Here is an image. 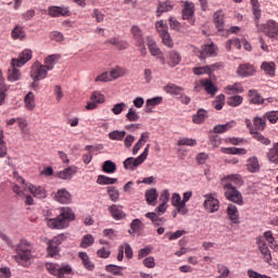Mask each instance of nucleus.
Returning <instances> with one entry per match:
<instances>
[{
  "instance_id": "obj_1",
  "label": "nucleus",
  "mask_w": 278,
  "mask_h": 278,
  "mask_svg": "<svg viewBox=\"0 0 278 278\" xmlns=\"http://www.w3.org/2000/svg\"><path fill=\"white\" fill-rule=\"evenodd\" d=\"M14 260L18 266H24V268H29L31 266V260H34V244L31 242L22 239L15 248Z\"/></svg>"
},
{
  "instance_id": "obj_2",
  "label": "nucleus",
  "mask_w": 278,
  "mask_h": 278,
  "mask_svg": "<svg viewBox=\"0 0 278 278\" xmlns=\"http://www.w3.org/2000/svg\"><path fill=\"white\" fill-rule=\"evenodd\" d=\"M71 220H75V213L68 207H62L59 216L46 219L50 229H66Z\"/></svg>"
},
{
  "instance_id": "obj_3",
  "label": "nucleus",
  "mask_w": 278,
  "mask_h": 278,
  "mask_svg": "<svg viewBox=\"0 0 278 278\" xmlns=\"http://www.w3.org/2000/svg\"><path fill=\"white\" fill-rule=\"evenodd\" d=\"M46 270L56 278H66V275H73V267L64 263H46Z\"/></svg>"
},
{
  "instance_id": "obj_4",
  "label": "nucleus",
  "mask_w": 278,
  "mask_h": 278,
  "mask_svg": "<svg viewBox=\"0 0 278 278\" xmlns=\"http://www.w3.org/2000/svg\"><path fill=\"white\" fill-rule=\"evenodd\" d=\"M147 157H149V144L144 148L143 152L138 157H127L124 161V168L126 170H136L140 164H144Z\"/></svg>"
},
{
  "instance_id": "obj_5",
  "label": "nucleus",
  "mask_w": 278,
  "mask_h": 278,
  "mask_svg": "<svg viewBox=\"0 0 278 278\" xmlns=\"http://www.w3.org/2000/svg\"><path fill=\"white\" fill-rule=\"evenodd\" d=\"M225 198L227 201H231V203H236L237 205H243L244 200L242 198V193L238 191L231 182H227L224 185Z\"/></svg>"
},
{
  "instance_id": "obj_6",
  "label": "nucleus",
  "mask_w": 278,
  "mask_h": 278,
  "mask_svg": "<svg viewBox=\"0 0 278 278\" xmlns=\"http://www.w3.org/2000/svg\"><path fill=\"white\" fill-rule=\"evenodd\" d=\"M155 29L160 34L163 45H165V47H168L169 49H173L175 43L173 42L170 34L168 33V25L161 20L155 23Z\"/></svg>"
},
{
  "instance_id": "obj_7",
  "label": "nucleus",
  "mask_w": 278,
  "mask_h": 278,
  "mask_svg": "<svg viewBox=\"0 0 278 278\" xmlns=\"http://www.w3.org/2000/svg\"><path fill=\"white\" fill-rule=\"evenodd\" d=\"M49 71L47 66L42 65L40 62H35L30 70V77L34 81H40L42 79H47Z\"/></svg>"
},
{
  "instance_id": "obj_8",
  "label": "nucleus",
  "mask_w": 278,
  "mask_h": 278,
  "mask_svg": "<svg viewBox=\"0 0 278 278\" xmlns=\"http://www.w3.org/2000/svg\"><path fill=\"white\" fill-rule=\"evenodd\" d=\"M182 18L188 21L189 25L193 26L195 23L194 18V3L190 1H185L182 5Z\"/></svg>"
},
{
  "instance_id": "obj_9",
  "label": "nucleus",
  "mask_w": 278,
  "mask_h": 278,
  "mask_svg": "<svg viewBox=\"0 0 278 278\" xmlns=\"http://www.w3.org/2000/svg\"><path fill=\"white\" fill-rule=\"evenodd\" d=\"M203 207L205 212H208V214H214L220 208V202L218 201V199L214 198V195L206 194Z\"/></svg>"
},
{
  "instance_id": "obj_10",
  "label": "nucleus",
  "mask_w": 278,
  "mask_h": 278,
  "mask_svg": "<svg viewBox=\"0 0 278 278\" xmlns=\"http://www.w3.org/2000/svg\"><path fill=\"white\" fill-rule=\"evenodd\" d=\"M213 23L217 29V36H225V13L222 10L214 13Z\"/></svg>"
},
{
  "instance_id": "obj_11",
  "label": "nucleus",
  "mask_w": 278,
  "mask_h": 278,
  "mask_svg": "<svg viewBox=\"0 0 278 278\" xmlns=\"http://www.w3.org/2000/svg\"><path fill=\"white\" fill-rule=\"evenodd\" d=\"M29 60H31V50L25 49L20 53L17 59L11 61V65L21 68V66H25Z\"/></svg>"
},
{
  "instance_id": "obj_12",
  "label": "nucleus",
  "mask_w": 278,
  "mask_h": 278,
  "mask_svg": "<svg viewBox=\"0 0 278 278\" xmlns=\"http://www.w3.org/2000/svg\"><path fill=\"white\" fill-rule=\"evenodd\" d=\"M263 33L267 38H274L275 40L278 39V24L277 22L269 20L264 26H263Z\"/></svg>"
},
{
  "instance_id": "obj_13",
  "label": "nucleus",
  "mask_w": 278,
  "mask_h": 278,
  "mask_svg": "<svg viewBox=\"0 0 278 278\" xmlns=\"http://www.w3.org/2000/svg\"><path fill=\"white\" fill-rule=\"evenodd\" d=\"M48 14L51 18H59V16H71V11L64 5H51L48 8Z\"/></svg>"
},
{
  "instance_id": "obj_14",
  "label": "nucleus",
  "mask_w": 278,
  "mask_h": 278,
  "mask_svg": "<svg viewBox=\"0 0 278 278\" xmlns=\"http://www.w3.org/2000/svg\"><path fill=\"white\" fill-rule=\"evenodd\" d=\"M195 54L200 60H205V58H212V55H216V47L214 43L205 45L201 50L195 51Z\"/></svg>"
},
{
  "instance_id": "obj_15",
  "label": "nucleus",
  "mask_w": 278,
  "mask_h": 278,
  "mask_svg": "<svg viewBox=\"0 0 278 278\" xmlns=\"http://www.w3.org/2000/svg\"><path fill=\"white\" fill-rule=\"evenodd\" d=\"M25 186V190H28L36 199H47V190L43 187H37L31 184H26Z\"/></svg>"
},
{
  "instance_id": "obj_16",
  "label": "nucleus",
  "mask_w": 278,
  "mask_h": 278,
  "mask_svg": "<svg viewBox=\"0 0 278 278\" xmlns=\"http://www.w3.org/2000/svg\"><path fill=\"white\" fill-rule=\"evenodd\" d=\"M12 190L15 194H17V197H20V199H25L24 200L25 205L34 204V198H31V195H29V194H25V191L27 189H24V188L20 187L18 185L14 184L12 187Z\"/></svg>"
},
{
  "instance_id": "obj_17",
  "label": "nucleus",
  "mask_w": 278,
  "mask_h": 278,
  "mask_svg": "<svg viewBox=\"0 0 278 278\" xmlns=\"http://www.w3.org/2000/svg\"><path fill=\"white\" fill-rule=\"evenodd\" d=\"M108 212L111 214L114 220H123V218L127 216V214L123 212V206L116 204L109 206Z\"/></svg>"
},
{
  "instance_id": "obj_18",
  "label": "nucleus",
  "mask_w": 278,
  "mask_h": 278,
  "mask_svg": "<svg viewBox=\"0 0 278 278\" xmlns=\"http://www.w3.org/2000/svg\"><path fill=\"white\" fill-rule=\"evenodd\" d=\"M257 245H258V249H260V251L263 255V260L265 262H270V260H273V256L270 255V250L268 249V245L266 244V241H264V238L258 237Z\"/></svg>"
},
{
  "instance_id": "obj_19",
  "label": "nucleus",
  "mask_w": 278,
  "mask_h": 278,
  "mask_svg": "<svg viewBox=\"0 0 278 278\" xmlns=\"http://www.w3.org/2000/svg\"><path fill=\"white\" fill-rule=\"evenodd\" d=\"M239 77H251L255 75V67L249 63L239 65L237 70Z\"/></svg>"
},
{
  "instance_id": "obj_20",
  "label": "nucleus",
  "mask_w": 278,
  "mask_h": 278,
  "mask_svg": "<svg viewBox=\"0 0 278 278\" xmlns=\"http://www.w3.org/2000/svg\"><path fill=\"white\" fill-rule=\"evenodd\" d=\"M226 212L229 220H231L233 225H238V223H240V214L238 213V207H236V205L229 204Z\"/></svg>"
},
{
  "instance_id": "obj_21",
  "label": "nucleus",
  "mask_w": 278,
  "mask_h": 278,
  "mask_svg": "<svg viewBox=\"0 0 278 278\" xmlns=\"http://www.w3.org/2000/svg\"><path fill=\"white\" fill-rule=\"evenodd\" d=\"M181 62V54L176 50H172L167 54V65L175 68Z\"/></svg>"
},
{
  "instance_id": "obj_22",
  "label": "nucleus",
  "mask_w": 278,
  "mask_h": 278,
  "mask_svg": "<svg viewBox=\"0 0 278 278\" xmlns=\"http://www.w3.org/2000/svg\"><path fill=\"white\" fill-rule=\"evenodd\" d=\"M174 4L170 1L159 2L155 14L157 17L162 16L165 12L173 11Z\"/></svg>"
},
{
  "instance_id": "obj_23",
  "label": "nucleus",
  "mask_w": 278,
  "mask_h": 278,
  "mask_svg": "<svg viewBox=\"0 0 278 278\" xmlns=\"http://www.w3.org/2000/svg\"><path fill=\"white\" fill-rule=\"evenodd\" d=\"M78 257H79V260H81L83 266H84V268H86V270H89L90 273H92V270H94V263H92V261H90V256H88V253L79 252Z\"/></svg>"
},
{
  "instance_id": "obj_24",
  "label": "nucleus",
  "mask_w": 278,
  "mask_h": 278,
  "mask_svg": "<svg viewBox=\"0 0 278 278\" xmlns=\"http://www.w3.org/2000/svg\"><path fill=\"white\" fill-rule=\"evenodd\" d=\"M245 168L249 173H260V161L257 160V156L248 159Z\"/></svg>"
},
{
  "instance_id": "obj_25",
  "label": "nucleus",
  "mask_w": 278,
  "mask_h": 278,
  "mask_svg": "<svg viewBox=\"0 0 278 278\" xmlns=\"http://www.w3.org/2000/svg\"><path fill=\"white\" fill-rule=\"evenodd\" d=\"M147 46L153 58H157V55H162V50L160 49V47H157V43L155 42V40H153V38L151 37L147 38Z\"/></svg>"
},
{
  "instance_id": "obj_26",
  "label": "nucleus",
  "mask_w": 278,
  "mask_h": 278,
  "mask_svg": "<svg viewBox=\"0 0 278 278\" xmlns=\"http://www.w3.org/2000/svg\"><path fill=\"white\" fill-rule=\"evenodd\" d=\"M24 105L28 112H33L36 109V94L34 92H28L24 98Z\"/></svg>"
},
{
  "instance_id": "obj_27",
  "label": "nucleus",
  "mask_w": 278,
  "mask_h": 278,
  "mask_svg": "<svg viewBox=\"0 0 278 278\" xmlns=\"http://www.w3.org/2000/svg\"><path fill=\"white\" fill-rule=\"evenodd\" d=\"M55 201L58 203H70L71 202V192L66 189H60L55 195H54Z\"/></svg>"
},
{
  "instance_id": "obj_28",
  "label": "nucleus",
  "mask_w": 278,
  "mask_h": 278,
  "mask_svg": "<svg viewBox=\"0 0 278 278\" xmlns=\"http://www.w3.org/2000/svg\"><path fill=\"white\" fill-rule=\"evenodd\" d=\"M149 141V132L141 134L138 142L132 148V155H138V151Z\"/></svg>"
},
{
  "instance_id": "obj_29",
  "label": "nucleus",
  "mask_w": 278,
  "mask_h": 278,
  "mask_svg": "<svg viewBox=\"0 0 278 278\" xmlns=\"http://www.w3.org/2000/svg\"><path fill=\"white\" fill-rule=\"evenodd\" d=\"M47 244H48L47 247L48 257H54V260H58V257H60V251H62V249H60V245H55L50 241H48Z\"/></svg>"
},
{
  "instance_id": "obj_30",
  "label": "nucleus",
  "mask_w": 278,
  "mask_h": 278,
  "mask_svg": "<svg viewBox=\"0 0 278 278\" xmlns=\"http://www.w3.org/2000/svg\"><path fill=\"white\" fill-rule=\"evenodd\" d=\"M261 238H263L264 242H268L270 249L278 251V244L275 242V236H273L271 230H266Z\"/></svg>"
},
{
  "instance_id": "obj_31",
  "label": "nucleus",
  "mask_w": 278,
  "mask_h": 278,
  "mask_svg": "<svg viewBox=\"0 0 278 278\" xmlns=\"http://www.w3.org/2000/svg\"><path fill=\"white\" fill-rule=\"evenodd\" d=\"M223 181H226V184H231V186H242V184H244V181H242V176L239 174L228 175L223 179Z\"/></svg>"
},
{
  "instance_id": "obj_32",
  "label": "nucleus",
  "mask_w": 278,
  "mask_h": 278,
  "mask_svg": "<svg viewBox=\"0 0 278 278\" xmlns=\"http://www.w3.org/2000/svg\"><path fill=\"white\" fill-rule=\"evenodd\" d=\"M21 79V71H18V66L12 65L8 71V80L9 81H18Z\"/></svg>"
},
{
  "instance_id": "obj_33",
  "label": "nucleus",
  "mask_w": 278,
  "mask_h": 278,
  "mask_svg": "<svg viewBox=\"0 0 278 278\" xmlns=\"http://www.w3.org/2000/svg\"><path fill=\"white\" fill-rule=\"evenodd\" d=\"M267 160L271 164H278V142L274 143L273 148L267 152Z\"/></svg>"
},
{
  "instance_id": "obj_34",
  "label": "nucleus",
  "mask_w": 278,
  "mask_h": 278,
  "mask_svg": "<svg viewBox=\"0 0 278 278\" xmlns=\"http://www.w3.org/2000/svg\"><path fill=\"white\" fill-rule=\"evenodd\" d=\"M157 197L159 194L156 189H149L146 191V201L148 205H156Z\"/></svg>"
},
{
  "instance_id": "obj_35",
  "label": "nucleus",
  "mask_w": 278,
  "mask_h": 278,
  "mask_svg": "<svg viewBox=\"0 0 278 278\" xmlns=\"http://www.w3.org/2000/svg\"><path fill=\"white\" fill-rule=\"evenodd\" d=\"M205 118H207V111L204 109H199L197 114L192 116V122L195 125H201L202 123H205Z\"/></svg>"
},
{
  "instance_id": "obj_36",
  "label": "nucleus",
  "mask_w": 278,
  "mask_h": 278,
  "mask_svg": "<svg viewBox=\"0 0 278 278\" xmlns=\"http://www.w3.org/2000/svg\"><path fill=\"white\" fill-rule=\"evenodd\" d=\"M77 173V167L71 166L58 173L59 179H71Z\"/></svg>"
},
{
  "instance_id": "obj_37",
  "label": "nucleus",
  "mask_w": 278,
  "mask_h": 278,
  "mask_svg": "<svg viewBox=\"0 0 278 278\" xmlns=\"http://www.w3.org/2000/svg\"><path fill=\"white\" fill-rule=\"evenodd\" d=\"M233 127H236V121H230L223 125H216L214 127V132L215 134H225V131H229V129H233Z\"/></svg>"
},
{
  "instance_id": "obj_38",
  "label": "nucleus",
  "mask_w": 278,
  "mask_h": 278,
  "mask_svg": "<svg viewBox=\"0 0 278 278\" xmlns=\"http://www.w3.org/2000/svg\"><path fill=\"white\" fill-rule=\"evenodd\" d=\"M203 88L205 89V91L207 92V94H211L212 97H214V94H216V92H218V88H216V86H214V83H212V80L210 79H204L201 81Z\"/></svg>"
},
{
  "instance_id": "obj_39",
  "label": "nucleus",
  "mask_w": 278,
  "mask_h": 278,
  "mask_svg": "<svg viewBox=\"0 0 278 278\" xmlns=\"http://www.w3.org/2000/svg\"><path fill=\"white\" fill-rule=\"evenodd\" d=\"M222 153L227 155H247V149L244 148H222Z\"/></svg>"
},
{
  "instance_id": "obj_40",
  "label": "nucleus",
  "mask_w": 278,
  "mask_h": 278,
  "mask_svg": "<svg viewBox=\"0 0 278 278\" xmlns=\"http://www.w3.org/2000/svg\"><path fill=\"white\" fill-rule=\"evenodd\" d=\"M130 31L134 36V39L136 40V45H142V41H144L142 29H140L138 26H132Z\"/></svg>"
},
{
  "instance_id": "obj_41",
  "label": "nucleus",
  "mask_w": 278,
  "mask_h": 278,
  "mask_svg": "<svg viewBox=\"0 0 278 278\" xmlns=\"http://www.w3.org/2000/svg\"><path fill=\"white\" fill-rule=\"evenodd\" d=\"M116 181H118V179L110 178L105 175H99L97 179V184H99V186H114Z\"/></svg>"
},
{
  "instance_id": "obj_42",
  "label": "nucleus",
  "mask_w": 278,
  "mask_h": 278,
  "mask_svg": "<svg viewBox=\"0 0 278 278\" xmlns=\"http://www.w3.org/2000/svg\"><path fill=\"white\" fill-rule=\"evenodd\" d=\"M105 270L115 277H123V270H125V267H121L118 265H106Z\"/></svg>"
},
{
  "instance_id": "obj_43",
  "label": "nucleus",
  "mask_w": 278,
  "mask_h": 278,
  "mask_svg": "<svg viewBox=\"0 0 278 278\" xmlns=\"http://www.w3.org/2000/svg\"><path fill=\"white\" fill-rule=\"evenodd\" d=\"M146 218H150V220H152L153 225L156 227H160V225L166 223V219H164V217H160V214L157 213H147Z\"/></svg>"
},
{
  "instance_id": "obj_44",
  "label": "nucleus",
  "mask_w": 278,
  "mask_h": 278,
  "mask_svg": "<svg viewBox=\"0 0 278 278\" xmlns=\"http://www.w3.org/2000/svg\"><path fill=\"white\" fill-rule=\"evenodd\" d=\"M277 65L275 62H263L261 65V70L264 71L267 75H275V71Z\"/></svg>"
},
{
  "instance_id": "obj_45",
  "label": "nucleus",
  "mask_w": 278,
  "mask_h": 278,
  "mask_svg": "<svg viewBox=\"0 0 278 278\" xmlns=\"http://www.w3.org/2000/svg\"><path fill=\"white\" fill-rule=\"evenodd\" d=\"M165 92H168L169 94L179 96L181 92H184V88L179 87L175 84H168L164 87Z\"/></svg>"
},
{
  "instance_id": "obj_46",
  "label": "nucleus",
  "mask_w": 278,
  "mask_h": 278,
  "mask_svg": "<svg viewBox=\"0 0 278 278\" xmlns=\"http://www.w3.org/2000/svg\"><path fill=\"white\" fill-rule=\"evenodd\" d=\"M60 60V56L58 54H51L48 58L45 59V65L46 70L53 71V66H55V61Z\"/></svg>"
},
{
  "instance_id": "obj_47",
  "label": "nucleus",
  "mask_w": 278,
  "mask_h": 278,
  "mask_svg": "<svg viewBox=\"0 0 278 278\" xmlns=\"http://www.w3.org/2000/svg\"><path fill=\"white\" fill-rule=\"evenodd\" d=\"M142 227H143L142 220H140L139 218L134 219L130 223V230H128V232L130 233V236L134 233H138V231H142Z\"/></svg>"
},
{
  "instance_id": "obj_48",
  "label": "nucleus",
  "mask_w": 278,
  "mask_h": 278,
  "mask_svg": "<svg viewBox=\"0 0 278 278\" xmlns=\"http://www.w3.org/2000/svg\"><path fill=\"white\" fill-rule=\"evenodd\" d=\"M249 97L251 98V102L255 105H261V103H264V98H262V96H260L255 89L249 91Z\"/></svg>"
},
{
  "instance_id": "obj_49",
  "label": "nucleus",
  "mask_w": 278,
  "mask_h": 278,
  "mask_svg": "<svg viewBox=\"0 0 278 278\" xmlns=\"http://www.w3.org/2000/svg\"><path fill=\"white\" fill-rule=\"evenodd\" d=\"M67 238H68V235L63 232V233L56 235L48 242H50L51 244H54L55 247H60V244H62L63 242H66Z\"/></svg>"
},
{
  "instance_id": "obj_50",
  "label": "nucleus",
  "mask_w": 278,
  "mask_h": 278,
  "mask_svg": "<svg viewBox=\"0 0 278 278\" xmlns=\"http://www.w3.org/2000/svg\"><path fill=\"white\" fill-rule=\"evenodd\" d=\"M250 134H252L253 138L262 144H265L266 147L270 144V139L264 137L262 134L255 131L254 129H250Z\"/></svg>"
},
{
  "instance_id": "obj_51",
  "label": "nucleus",
  "mask_w": 278,
  "mask_h": 278,
  "mask_svg": "<svg viewBox=\"0 0 278 278\" xmlns=\"http://www.w3.org/2000/svg\"><path fill=\"white\" fill-rule=\"evenodd\" d=\"M13 40H23L25 38V30L21 26H15L11 33Z\"/></svg>"
},
{
  "instance_id": "obj_52",
  "label": "nucleus",
  "mask_w": 278,
  "mask_h": 278,
  "mask_svg": "<svg viewBox=\"0 0 278 278\" xmlns=\"http://www.w3.org/2000/svg\"><path fill=\"white\" fill-rule=\"evenodd\" d=\"M103 173L112 175V173H116V163L112 161H105L102 165Z\"/></svg>"
},
{
  "instance_id": "obj_53",
  "label": "nucleus",
  "mask_w": 278,
  "mask_h": 278,
  "mask_svg": "<svg viewBox=\"0 0 278 278\" xmlns=\"http://www.w3.org/2000/svg\"><path fill=\"white\" fill-rule=\"evenodd\" d=\"M125 136H127V132L125 130H113L109 134L110 140H124Z\"/></svg>"
},
{
  "instance_id": "obj_54",
  "label": "nucleus",
  "mask_w": 278,
  "mask_h": 278,
  "mask_svg": "<svg viewBox=\"0 0 278 278\" xmlns=\"http://www.w3.org/2000/svg\"><path fill=\"white\" fill-rule=\"evenodd\" d=\"M160 103H162V98L160 97L148 99L146 102V112L149 114L151 108H155V105H160Z\"/></svg>"
},
{
  "instance_id": "obj_55",
  "label": "nucleus",
  "mask_w": 278,
  "mask_h": 278,
  "mask_svg": "<svg viewBox=\"0 0 278 278\" xmlns=\"http://www.w3.org/2000/svg\"><path fill=\"white\" fill-rule=\"evenodd\" d=\"M253 123L258 131L266 129V117H254Z\"/></svg>"
},
{
  "instance_id": "obj_56",
  "label": "nucleus",
  "mask_w": 278,
  "mask_h": 278,
  "mask_svg": "<svg viewBox=\"0 0 278 278\" xmlns=\"http://www.w3.org/2000/svg\"><path fill=\"white\" fill-rule=\"evenodd\" d=\"M126 118L127 121H129V123H136L137 121L140 119V115H138V112H136V109L130 108L128 110V113L126 114Z\"/></svg>"
},
{
  "instance_id": "obj_57",
  "label": "nucleus",
  "mask_w": 278,
  "mask_h": 278,
  "mask_svg": "<svg viewBox=\"0 0 278 278\" xmlns=\"http://www.w3.org/2000/svg\"><path fill=\"white\" fill-rule=\"evenodd\" d=\"M108 194H109L111 201H113L114 203H116V201H118V199L121 197V192H118V189H116L115 187H109Z\"/></svg>"
},
{
  "instance_id": "obj_58",
  "label": "nucleus",
  "mask_w": 278,
  "mask_h": 278,
  "mask_svg": "<svg viewBox=\"0 0 278 278\" xmlns=\"http://www.w3.org/2000/svg\"><path fill=\"white\" fill-rule=\"evenodd\" d=\"M243 98L241 96H233L228 99L227 103L230 108H238V105H242Z\"/></svg>"
},
{
  "instance_id": "obj_59",
  "label": "nucleus",
  "mask_w": 278,
  "mask_h": 278,
  "mask_svg": "<svg viewBox=\"0 0 278 278\" xmlns=\"http://www.w3.org/2000/svg\"><path fill=\"white\" fill-rule=\"evenodd\" d=\"M178 147H197V141L190 138H181L177 141Z\"/></svg>"
},
{
  "instance_id": "obj_60",
  "label": "nucleus",
  "mask_w": 278,
  "mask_h": 278,
  "mask_svg": "<svg viewBox=\"0 0 278 278\" xmlns=\"http://www.w3.org/2000/svg\"><path fill=\"white\" fill-rule=\"evenodd\" d=\"M92 244H94V238L92 235H86L81 240L80 247L83 249H88V247H92Z\"/></svg>"
},
{
  "instance_id": "obj_61",
  "label": "nucleus",
  "mask_w": 278,
  "mask_h": 278,
  "mask_svg": "<svg viewBox=\"0 0 278 278\" xmlns=\"http://www.w3.org/2000/svg\"><path fill=\"white\" fill-rule=\"evenodd\" d=\"M90 100L93 101V103H105V96H103L100 91H93Z\"/></svg>"
},
{
  "instance_id": "obj_62",
  "label": "nucleus",
  "mask_w": 278,
  "mask_h": 278,
  "mask_svg": "<svg viewBox=\"0 0 278 278\" xmlns=\"http://www.w3.org/2000/svg\"><path fill=\"white\" fill-rule=\"evenodd\" d=\"M123 75H125V70H123L122 67H118V66L111 70V72H110L111 79H118V77H123Z\"/></svg>"
},
{
  "instance_id": "obj_63",
  "label": "nucleus",
  "mask_w": 278,
  "mask_h": 278,
  "mask_svg": "<svg viewBox=\"0 0 278 278\" xmlns=\"http://www.w3.org/2000/svg\"><path fill=\"white\" fill-rule=\"evenodd\" d=\"M225 105V94H219L214 101L213 106L215 110H223Z\"/></svg>"
},
{
  "instance_id": "obj_64",
  "label": "nucleus",
  "mask_w": 278,
  "mask_h": 278,
  "mask_svg": "<svg viewBox=\"0 0 278 278\" xmlns=\"http://www.w3.org/2000/svg\"><path fill=\"white\" fill-rule=\"evenodd\" d=\"M125 108H127V104L125 102L116 103L111 109V112H113L115 116H118V114H123Z\"/></svg>"
}]
</instances>
